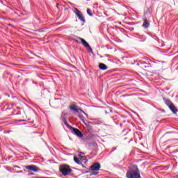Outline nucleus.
I'll use <instances>...</instances> for the list:
<instances>
[{"label":"nucleus","instance_id":"39448f33","mask_svg":"<svg viewBox=\"0 0 178 178\" xmlns=\"http://www.w3.org/2000/svg\"><path fill=\"white\" fill-rule=\"evenodd\" d=\"M70 109L71 111H73L74 112H76V113H79V111H81L82 113H84V115H87L86 113H85L84 111H83L81 108H78L77 106L74 104L70 106Z\"/></svg>","mask_w":178,"mask_h":178},{"label":"nucleus","instance_id":"7ed1b4c3","mask_svg":"<svg viewBox=\"0 0 178 178\" xmlns=\"http://www.w3.org/2000/svg\"><path fill=\"white\" fill-rule=\"evenodd\" d=\"M74 13L79 20H81V22H86L84 17H83V13H81V11H80V10H78L76 8H75L74 9Z\"/></svg>","mask_w":178,"mask_h":178},{"label":"nucleus","instance_id":"6ab92c4d","mask_svg":"<svg viewBox=\"0 0 178 178\" xmlns=\"http://www.w3.org/2000/svg\"><path fill=\"white\" fill-rule=\"evenodd\" d=\"M25 5H27L30 2V0H24Z\"/></svg>","mask_w":178,"mask_h":178},{"label":"nucleus","instance_id":"a211bd4d","mask_svg":"<svg viewBox=\"0 0 178 178\" xmlns=\"http://www.w3.org/2000/svg\"><path fill=\"white\" fill-rule=\"evenodd\" d=\"M79 158L80 161H86V157L81 156V154H79Z\"/></svg>","mask_w":178,"mask_h":178},{"label":"nucleus","instance_id":"423d86ee","mask_svg":"<svg viewBox=\"0 0 178 178\" xmlns=\"http://www.w3.org/2000/svg\"><path fill=\"white\" fill-rule=\"evenodd\" d=\"M79 40H80V41H81V43L83 45V47H85V48H87L88 49H90V51L91 52H92V49H91V47L90 46L88 42H87V41H86V40H84L82 38H79Z\"/></svg>","mask_w":178,"mask_h":178},{"label":"nucleus","instance_id":"20e7f679","mask_svg":"<svg viewBox=\"0 0 178 178\" xmlns=\"http://www.w3.org/2000/svg\"><path fill=\"white\" fill-rule=\"evenodd\" d=\"M25 169H27L28 170H32L33 172H39L40 168L37 167V165H25Z\"/></svg>","mask_w":178,"mask_h":178},{"label":"nucleus","instance_id":"1a4fd4ad","mask_svg":"<svg viewBox=\"0 0 178 178\" xmlns=\"http://www.w3.org/2000/svg\"><path fill=\"white\" fill-rule=\"evenodd\" d=\"M169 108L170 109V111H172L174 115H176L177 113V108H176V106H175V104H170Z\"/></svg>","mask_w":178,"mask_h":178},{"label":"nucleus","instance_id":"b1692460","mask_svg":"<svg viewBox=\"0 0 178 178\" xmlns=\"http://www.w3.org/2000/svg\"><path fill=\"white\" fill-rule=\"evenodd\" d=\"M31 175H34V173H31Z\"/></svg>","mask_w":178,"mask_h":178},{"label":"nucleus","instance_id":"5701e85b","mask_svg":"<svg viewBox=\"0 0 178 178\" xmlns=\"http://www.w3.org/2000/svg\"><path fill=\"white\" fill-rule=\"evenodd\" d=\"M18 173H22V171L18 172Z\"/></svg>","mask_w":178,"mask_h":178},{"label":"nucleus","instance_id":"f03ea898","mask_svg":"<svg viewBox=\"0 0 178 178\" xmlns=\"http://www.w3.org/2000/svg\"><path fill=\"white\" fill-rule=\"evenodd\" d=\"M59 170L63 176H69L72 173V168L69 165L63 164L60 165Z\"/></svg>","mask_w":178,"mask_h":178},{"label":"nucleus","instance_id":"f257e3e1","mask_svg":"<svg viewBox=\"0 0 178 178\" xmlns=\"http://www.w3.org/2000/svg\"><path fill=\"white\" fill-rule=\"evenodd\" d=\"M127 178H141L140 169L136 165H132L129 167L126 174Z\"/></svg>","mask_w":178,"mask_h":178},{"label":"nucleus","instance_id":"9b49d317","mask_svg":"<svg viewBox=\"0 0 178 178\" xmlns=\"http://www.w3.org/2000/svg\"><path fill=\"white\" fill-rule=\"evenodd\" d=\"M99 67L100 70H108V66L104 63H99Z\"/></svg>","mask_w":178,"mask_h":178},{"label":"nucleus","instance_id":"9d476101","mask_svg":"<svg viewBox=\"0 0 178 178\" xmlns=\"http://www.w3.org/2000/svg\"><path fill=\"white\" fill-rule=\"evenodd\" d=\"M142 26L144 27L145 29H148L149 27V23L148 22V19H147V18L144 19V22Z\"/></svg>","mask_w":178,"mask_h":178},{"label":"nucleus","instance_id":"0eeeda50","mask_svg":"<svg viewBox=\"0 0 178 178\" xmlns=\"http://www.w3.org/2000/svg\"><path fill=\"white\" fill-rule=\"evenodd\" d=\"M90 169L99 171V170L101 169V164H99V163H95L90 166Z\"/></svg>","mask_w":178,"mask_h":178},{"label":"nucleus","instance_id":"f8f14e48","mask_svg":"<svg viewBox=\"0 0 178 178\" xmlns=\"http://www.w3.org/2000/svg\"><path fill=\"white\" fill-rule=\"evenodd\" d=\"M90 176H97V175H98L99 171L97 170H93V169H91L90 170Z\"/></svg>","mask_w":178,"mask_h":178},{"label":"nucleus","instance_id":"f3484780","mask_svg":"<svg viewBox=\"0 0 178 178\" xmlns=\"http://www.w3.org/2000/svg\"><path fill=\"white\" fill-rule=\"evenodd\" d=\"M165 104L168 105V108L170 106V105L173 104L170 100H165Z\"/></svg>","mask_w":178,"mask_h":178},{"label":"nucleus","instance_id":"4be33fe9","mask_svg":"<svg viewBox=\"0 0 178 178\" xmlns=\"http://www.w3.org/2000/svg\"><path fill=\"white\" fill-rule=\"evenodd\" d=\"M80 154H81V156L84 155V153H80Z\"/></svg>","mask_w":178,"mask_h":178},{"label":"nucleus","instance_id":"6e6552de","mask_svg":"<svg viewBox=\"0 0 178 178\" xmlns=\"http://www.w3.org/2000/svg\"><path fill=\"white\" fill-rule=\"evenodd\" d=\"M72 130L74 133V134H76V136H77L78 137H83V133L81 132V131L79 130L76 128H72Z\"/></svg>","mask_w":178,"mask_h":178},{"label":"nucleus","instance_id":"ddd939ff","mask_svg":"<svg viewBox=\"0 0 178 178\" xmlns=\"http://www.w3.org/2000/svg\"><path fill=\"white\" fill-rule=\"evenodd\" d=\"M144 16L146 17L145 19H149L151 18V12L149 11V10H147Z\"/></svg>","mask_w":178,"mask_h":178},{"label":"nucleus","instance_id":"dca6fc26","mask_svg":"<svg viewBox=\"0 0 178 178\" xmlns=\"http://www.w3.org/2000/svg\"><path fill=\"white\" fill-rule=\"evenodd\" d=\"M87 13H88V15H89L90 16L92 17V10H91V9L88 8V9H87Z\"/></svg>","mask_w":178,"mask_h":178},{"label":"nucleus","instance_id":"2eb2a0df","mask_svg":"<svg viewBox=\"0 0 178 178\" xmlns=\"http://www.w3.org/2000/svg\"><path fill=\"white\" fill-rule=\"evenodd\" d=\"M74 161L76 163H77L78 165H81V162L80 161V160L79 159V158L74 156Z\"/></svg>","mask_w":178,"mask_h":178},{"label":"nucleus","instance_id":"393cba45","mask_svg":"<svg viewBox=\"0 0 178 178\" xmlns=\"http://www.w3.org/2000/svg\"><path fill=\"white\" fill-rule=\"evenodd\" d=\"M19 122H22V120H19Z\"/></svg>","mask_w":178,"mask_h":178},{"label":"nucleus","instance_id":"412c9836","mask_svg":"<svg viewBox=\"0 0 178 178\" xmlns=\"http://www.w3.org/2000/svg\"><path fill=\"white\" fill-rule=\"evenodd\" d=\"M65 124H67V122H64Z\"/></svg>","mask_w":178,"mask_h":178},{"label":"nucleus","instance_id":"4468645a","mask_svg":"<svg viewBox=\"0 0 178 178\" xmlns=\"http://www.w3.org/2000/svg\"><path fill=\"white\" fill-rule=\"evenodd\" d=\"M25 116L26 117H24V121L25 122H27V120H30V118H31V113H28V114H26L25 113Z\"/></svg>","mask_w":178,"mask_h":178},{"label":"nucleus","instance_id":"aec40b11","mask_svg":"<svg viewBox=\"0 0 178 178\" xmlns=\"http://www.w3.org/2000/svg\"><path fill=\"white\" fill-rule=\"evenodd\" d=\"M63 115H64V116H65V115H67V113H65V111H63V113H62V116H61V117H63Z\"/></svg>","mask_w":178,"mask_h":178}]
</instances>
